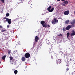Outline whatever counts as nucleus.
I'll return each instance as SVG.
<instances>
[{
  "label": "nucleus",
  "instance_id": "obj_1",
  "mask_svg": "<svg viewBox=\"0 0 75 75\" xmlns=\"http://www.w3.org/2000/svg\"><path fill=\"white\" fill-rule=\"evenodd\" d=\"M58 23V21L57 19H54L52 21V24H55Z\"/></svg>",
  "mask_w": 75,
  "mask_h": 75
},
{
  "label": "nucleus",
  "instance_id": "obj_2",
  "mask_svg": "<svg viewBox=\"0 0 75 75\" xmlns=\"http://www.w3.org/2000/svg\"><path fill=\"white\" fill-rule=\"evenodd\" d=\"M51 6H50L47 8V10L49 11V12H52L53 11V10H54V8H52L51 9Z\"/></svg>",
  "mask_w": 75,
  "mask_h": 75
},
{
  "label": "nucleus",
  "instance_id": "obj_3",
  "mask_svg": "<svg viewBox=\"0 0 75 75\" xmlns=\"http://www.w3.org/2000/svg\"><path fill=\"white\" fill-rule=\"evenodd\" d=\"M71 24L72 27H75V19L73 20L72 21L70 22Z\"/></svg>",
  "mask_w": 75,
  "mask_h": 75
},
{
  "label": "nucleus",
  "instance_id": "obj_4",
  "mask_svg": "<svg viewBox=\"0 0 75 75\" xmlns=\"http://www.w3.org/2000/svg\"><path fill=\"white\" fill-rule=\"evenodd\" d=\"M11 19H9L8 18L7 19L6 21H4V23H6V22L7 21L9 24H11Z\"/></svg>",
  "mask_w": 75,
  "mask_h": 75
},
{
  "label": "nucleus",
  "instance_id": "obj_5",
  "mask_svg": "<svg viewBox=\"0 0 75 75\" xmlns=\"http://www.w3.org/2000/svg\"><path fill=\"white\" fill-rule=\"evenodd\" d=\"M25 56L26 58H28L30 57V54L29 53L27 52L25 54Z\"/></svg>",
  "mask_w": 75,
  "mask_h": 75
},
{
  "label": "nucleus",
  "instance_id": "obj_6",
  "mask_svg": "<svg viewBox=\"0 0 75 75\" xmlns=\"http://www.w3.org/2000/svg\"><path fill=\"white\" fill-rule=\"evenodd\" d=\"M21 20L22 21L19 22L18 24H20V23H21H21H22V21H23H23H24L25 20V17H22V18L21 19Z\"/></svg>",
  "mask_w": 75,
  "mask_h": 75
},
{
  "label": "nucleus",
  "instance_id": "obj_7",
  "mask_svg": "<svg viewBox=\"0 0 75 75\" xmlns=\"http://www.w3.org/2000/svg\"><path fill=\"white\" fill-rule=\"evenodd\" d=\"M69 13V11H67L64 12V14L66 16H68Z\"/></svg>",
  "mask_w": 75,
  "mask_h": 75
},
{
  "label": "nucleus",
  "instance_id": "obj_8",
  "mask_svg": "<svg viewBox=\"0 0 75 75\" xmlns=\"http://www.w3.org/2000/svg\"><path fill=\"white\" fill-rule=\"evenodd\" d=\"M72 27V26L69 25L67 27H66V30H69Z\"/></svg>",
  "mask_w": 75,
  "mask_h": 75
},
{
  "label": "nucleus",
  "instance_id": "obj_9",
  "mask_svg": "<svg viewBox=\"0 0 75 75\" xmlns=\"http://www.w3.org/2000/svg\"><path fill=\"white\" fill-rule=\"evenodd\" d=\"M56 62L57 64H60L61 62V59H57V60H56Z\"/></svg>",
  "mask_w": 75,
  "mask_h": 75
},
{
  "label": "nucleus",
  "instance_id": "obj_10",
  "mask_svg": "<svg viewBox=\"0 0 75 75\" xmlns=\"http://www.w3.org/2000/svg\"><path fill=\"white\" fill-rule=\"evenodd\" d=\"M38 40H39V37L38 36H35V40L36 42H37L38 41Z\"/></svg>",
  "mask_w": 75,
  "mask_h": 75
},
{
  "label": "nucleus",
  "instance_id": "obj_11",
  "mask_svg": "<svg viewBox=\"0 0 75 75\" xmlns=\"http://www.w3.org/2000/svg\"><path fill=\"white\" fill-rule=\"evenodd\" d=\"M72 33H71V36H74V35H75V32L74 30H73L72 31Z\"/></svg>",
  "mask_w": 75,
  "mask_h": 75
},
{
  "label": "nucleus",
  "instance_id": "obj_12",
  "mask_svg": "<svg viewBox=\"0 0 75 75\" xmlns=\"http://www.w3.org/2000/svg\"><path fill=\"white\" fill-rule=\"evenodd\" d=\"M42 25L43 27H45V28H46L47 27V26L48 25V24L47 23H45V24H44Z\"/></svg>",
  "mask_w": 75,
  "mask_h": 75
},
{
  "label": "nucleus",
  "instance_id": "obj_13",
  "mask_svg": "<svg viewBox=\"0 0 75 75\" xmlns=\"http://www.w3.org/2000/svg\"><path fill=\"white\" fill-rule=\"evenodd\" d=\"M21 60L23 62H24L25 61V58L24 57H22L21 58Z\"/></svg>",
  "mask_w": 75,
  "mask_h": 75
},
{
  "label": "nucleus",
  "instance_id": "obj_14",
  "mask_svg": "<svg viewBox=\"0 0 75 75\" xmlns=\"http://www.w3.org/2000/svg\"><path fill=\"white\" fill-rule=\"evenodd\" d=\"M69 23V20H67L65 21V24H68Z\"/></svg>",
  "mask_w": 75,
  "mask_h": 75
},
{
  "label": "nucleus",
  "instance_id": "obj_15",
  "mask_svg": "<svg viewBox=\"0 0 75 75\" xmlns=\"http://www.w3.org/2000/svg\"><path fill=\"white\" fill-rule=\"evenodd\" d=\"M40 23L41 24H42V25H43V24H45V21H41Z\"/></svg>",
  "mask_w": 75,
  "mask_h": 75
},
{
  "label": "nucleus",
  "instance_id": "obj_16",
  "mask_svg": "<svg viewBox=\"0 0 75 75\" xmlns=\"http://www.w3.org/2000/svg\"><path fill=\"white\" fill-rule=\"evenodd\" d=\"M7 31V30L5 28H4V29H2L1 30V32H3L4 33V32H5V31Z\"/></svg>",
  "mask_w": 75,
  "mask_h": 75
},
{
  "label": "nucleus",
  "instance_id": "obj_17",
  "mask_svg": "<svg viewBox=\"0 0 75 75\" xmlns=\"http://www.w3.org/2000/svg\"><path fill=\"white\" fill-rule=\"evenodd\" d=\"M6 55H5L3 57H2V59H3V60H4L6 58Z\"/></svg>",
  "mask_w": 75,
  "mask_h": 75
},
{
  "label": "nucleus",
  "instance_id": "obj_18",
  "mask_svg": "<svg viewBox=\"0 0 75 75\" xmlns=\"http://www.w3.org/2000/svg\"><path fill=\"white\" fill-rule=\"evenodd\" d=\"M64 3L65 4H68V2L67 1H66L64 2Z\"/></svg>",
  "mask_w": 75,
  "mask_h": 75
},
{
  "label": "nucleus",
  "instance_id": "obj_19",
  "mask_svg": "<svg viewBox=\"0 0 75 75\" xmlns=\"http://www.w3.org/2000/svg\"><path fill=\"white\" fill-rule=\"evenodd\" d=\"M18 72V71L17 70H15L14 71V73L15 74H17Z\"/></svg>",
  "mask_w": 75,
  "mask_h": 75
},
{
  "label": "nucleus",
  "instance_id": "obj_20",
  "mask_svg": "<svg viewBox=\"0 0 75 75\" xmlns=\"http://www.w3.org/2000/svg\"><path fill=\"white\" fill-rule=\"evenodd\" d=\"M10 16V14L8 13H6V17H7L8 16Z\"/></svg>",
  "mask_w": 75,
  "mask_h": 75
},
{
  "label": "nucleus",
  "instance_id": "obj_21",
  "mask_svg": "<svg viewBox=\"0 0 75 75\" xmlns=\"http://www.w3.org/2000/svg\"><path fill=\"white\" fill-rule=\"evenodd\" d=\"M8 18H6L5 17H4V18H3V19H4V20L5 19H6V21L5 20V21H7V20L8 19Z\"/></svg>",
  "mask_w": 75,
  "mask_h": 75
},
{
  "label": "nucleus",
  "instance_id": "obj_22",
  "mask_svg": "<svg viewBox=\"0 0 75 75\" xmlns=\"http://www.w3.org/2000/svg\"><path fill=\"white\" fill-rule=\"evenodd\" d=\"M64 55H65V56H67L68 55V53L67 52H65V53L64 54Z\"/></svg>",
  "mask_w": 75,
  "mask_h": 75
},
{
  "label": "nucleus",
  "instance_id": "obj_23",
  "mask_svg": "<svg viewBox=\"0 0 75 75\" xmlns=\"http://www.w3.org/2000/svg\"><path fill=\"white\" fill-rule=\"evenodd\" d=\"M9 58L10 59V60H12V59H13V57H12L11 56H10L9 57Z\"/></svg>",
  "mask_w": 75,
  "mask_h": 75
},
{
  "label": "nucleus",
  "instance_id": "obj_24",
  "mask_svg": "<svg viewBox=\"0 0 75 75\" xmlns=\"http://www.w3.org/2000/svg\"><path fill=\"white\" fill-rule=\"evenodd\" d=\"M63 31H66V29L65 28V27H63L62 29Z\"/></svg>",
  "mask_w": 75,
  "mask_h": 75
},
{
  "label": "nucleus",
  "instance_id": "obj_25",
  "mask_svg": "<svg viewBox=\"0 0 75 75\" xmlns=\"http://www.w3.org/2000/svg\"><path fill=\"white\" fill-rule=\"evenodd\" d=\"M70 34L69 32L67 33V36H69Z\"/></svg>",
  "mask_w": 75,
  "mask_h": 75
},
{
  "label": "nucleus",
  "instance_id": "obj_26",
  "mask_svg": "<svg viewBox=\"0 0 75 75\" xmlns=\"http://www.w3.org/2000/svg\"><path fill=\"white\" fill-rule=\"evenodd\" d=\"M50 54H52V51H51V50H49Z\"/></svg>",
  "mask_w": 75,
  "mask_h": 75
},
{
  "label": "nucleus",
  "instance_id": "obj_27",
  "mask_svg": "<svg viewBox=\"0 0 75 75\" xmlns=\"http://www.w3.org/2000/svg\"><path fill=\"white\" fill-rule=\"evenodd\" d=\"M1 1H2L3 3H4V0H0Z\"/></svg>",
  "mask_w": 75,
  "mask_h": 75
},
{
  "label": "nucleus",
  "instance_id": "obj_28",
  "mask_svg": "<svg viewBox=\"0 0 75 75\" xmlns=\"http://www.w3.org/2000/svg\"><path fill=\"white\" fill-rule=\"evenodd\" d=\"M47 28H49L50 27V25H47Z\"/></svg>",
  "mask_w": 75,
  "mask_h": 75
},
{
  "label": "nucleus",
  "instance_id": "obj_29",
  "mask_svg": "<svg viewBox=\"0 0 75 75\" xmlns=\"http://www.w3.org/2000/svg\"><path fill=\"white\" fill-rule=\"evenodd\" d=\"M9 27H10V25H7V28H9Z\"/></svg>",
  "mask_w": 75,
  "mask_h": 75
},
{
  "label": "nucleus",
  "instance_id": "obj_30",
  "mask_svg": "<svg viewBox=\"0 0 75 75\" xmlns=\"http://www.w3.org/2000/svg\"><path fill=\"white\" fill-rule=\"evenodd\" d=\"M8 54H10L11 53V52L10 50H8Z\"/></svg>",
  "mask_w": 75,
  "mask_h": 75
},
{
  "label": "nucleus",
  "instance_id": "obj_31",
  "mask_svg": "<svg viewBox=\"0 0 75 75\" xmlns=\"http://www.w3.org/2000/svg\"><path fill=\"white\" fill-rule=\"evenodd\" d=\"M0 28H3V26H1V25H0Z\"/></svg>",
  "mask_w": 75,
  "mask_h": 75
},
{
  "label": "nucleus",
  "instance_id": "obj_32",
  "mask_svg": "<svg viewBox=\"0 0 75 75\" xmlns=\"http://www.w3.org/2000/svg\"><path fill=\"white\" fill-rule=\"evenodd\" d=\"M58 19H62V18L60 17L58 18Z\"/></svg>",
  "mask_w": 75,
  "mask_h": 75
},
{
  "label": "nucleus",
  "instance_id": "obj_33",
  "mask_svg": "<svg viewBox=\"0 0 75 75\" xmlns=\"http://www.w3.org/2000/svg\"><path fill=\"white\" fill-rule=\"evenodd\" d=\"M3 10L2 11H1V14H2V13H3Z\"/></svg>",
  "mask_w": 75,
  "mask_h": 75
},
{
  "label": "nucleus",
  "instance_id": "obj_34",
  "mask_svg": "<svg viewBox=\"0 0 75 75\" xmlns=\"http://www.w3.org/2000/svg\"><path fill=\"white\" fill-rule=\"evenodd\" d=\"M69 69H67V71H69Z\"/></svg>",
  "mask_w": 75,
  "mask_h": 75
},
{
  "label": "nucleus",
  "instance_id": "obj_35",
  "mask_svg": "<svg viewBox=\"0 0 75 75\" xmlns=\"http://www.w3.org/2000/svg\"><path fill=\"white\" fill-rule=\"evenodd\" d=\"M62 1H65V0H61Z\"/></svg>",
  "mask_w": 75,
  "mask_h": 75
},
{
  "label": "nucleus",
  "instance_id": "obj_36",
  "mask_svg": "<svg viewBox=\"0 0 75 75\" xmlns=\"http://www.w3.org/2000/svg\"><path fill=\"white\" fill-rule=\"evenodd\" d=\"M69 61H72V59H70Z\"/></svg>",
  "mask_w": 75,
  "mask_h": 75
},
{
  "label": "nucleus",
  "instance_id": "obj_37",
  "mask_svg": "<svg viewBox=\"0 0 75 75\" xmlns=\"http://www.w3.org/2000/svg\"><path fill=\"white\" fill-rule=\"evenodd\" d=\"M60 35H61V36H62V34H60Z\"/></svg>",
  "mask_w": 75,
  "mask_h": 75
},
{
  "label": "nucleus",
  "instance_id": "obj_38",
  "mask_svg": "<svg viewBox=\"0 0 75 75\" xmlns=\"http://www.w3.org/2000/svg\"><path fill=\"white\" fill-rule=\"evenodd\" d=\"M57 1H59L60 0H57Z\"/></svg>",
  "mask_w": 75,
  "mask_h": 75
},
{
  "label": "nucleus",
  "instance_id": "obj_39",
  "mask_svg": "<svg viewBox=\"0 0 75 75\" xmlns=\"http://www.w3.org/2000/svg\"><path fill=\"white\" fill-rule=\"evenodd\" d=\"M60 36V35H58V36Z\"/></svg>",
  "mask_w": 75,
  "mask_h": 75
},
{
  "label": "nucleus",
  "instance_id": "obj_40",
  "mask_svg": "<svg viewBox=\"0 0 75 75\" xmlns=\"http://www.w3.org/2000/svg\"><path fill=\"white\" fill-rule=\"evenodd\" d=\"M67 38H68V36H67Z\"/></svg>",
  "mask_w": 75,
  "mask_h": 75
}]
</instances>
